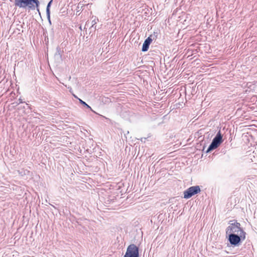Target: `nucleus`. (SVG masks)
<instances>
[{
	"instance_id": "f257e3e1",
	"label": "nucleus",
	"mask_w": 257,
	"mask_h": 257,
	"mask_svg": "<svg viewBox=\"0 0 257 257\" xmlns=\"http://www.w3.org/2000/svg\"><path fill=\"white\" fill-rule=\"evenodd\" d=\"M226 239L232 247H238L245 240L246 232L236 220L230 221L225 229Z\"/></svg>"
},
{
	"instance_id": "f3484780",
	"label": "nucleus",
	"mask_w": 257,
	"mask_h": 257,
	"mask_svg": "<svg viewBox=\"0 0 257 257\" xmlns=\"http://www.w3.org/2000/svg\"><path fill=\"white\" fill-rule=\"evenodd\" d=\"M122 1H127V0H122Z\"/></svg>"
},
{
	"instance_id": "39448f33",
	"label": "nucleus",
	"mask_w": 257,
	"mask_h": 257,
	"mask_svg": "<svg viewBox=\"0 0 257 257\" xmlns=\"http://www.w3.org/2000/svg\"><path fill=\"white\" fill-rule=\"evenodd\" d=\"M200 192L199 186H193L188 188L184 191V198L188 199L193 195L198 194Z\"/></svg>"
},
{
	"instance_id": "6e6552de",
	"label": "nucleus",
	"mask_w": 257,
	"mask_h": 257,
	"mask_svg": "<svg viewBox=\"0 0 257 257\" xmlns=\"http://www.w3.org/2000/svg\"><path fill=\"white\" fill-rule=\"evenodd\" d=\"M78 100H79V102L80 104H81L82 105L94 112V111L91 109V107L89 106V105H88L86 102H85V101L81 100V99H78Z\"/></svg>"
},
{
	"instance_id": "0eeeda50",
	"label": "nucleus",
	"mask_w": 257,
	"mask_h": 257,
	"mask_svg": "<svg viewBox=\"0 0 257 257\" xmlns=\"http://www.w3.org/2000/svg\"><path fill=\"white\" fill-rule=\"evenodd\" d=\"M98 21V19L96 18L95 17L94 18V19L92 20V22H91V26H90V29L93 30L94 31H95L96 30V26L95 24H97V22Z\"/></svg>"
},
{
	"instance_id": "423d86ee",
	"label": "nucleus",
	"mask_w": 257,
	"mask_h": 257,
	"mask_svg": "<svg viewBox=\"0 0 257 257\" xmlns=\"http://www.w3.org/2000/svg\"><path fill=\"white\" fill-rule=\"evenodd\" d=\"M152 42V39L151 38V36L148 37L145 40L144 42H143V47H142V52H146L148 51V49L149 48V46Z\"/></svg>"
},
{
	"instance_id": "9b49d317",
	"label": "nucleus",
	"mask_w": 257,
	"mask_h": 257,
	"mask_svg": "<svg viewBox=\"0 0 257 257\" xmlns=\"http://www.w3.org/2000/svg\"><path fill=\"white\" fill-rule=\"evenodd\" d=\"M46 17H47L48 21H49V25H51V14L49 16L46 15Z\"/></svg>"
},
{
	"instance_id": "7ed1b4c3",
	"label": "nucleus",
	"mask_w": 257,
	"mask_h": 257,
	"mask_svg": "<svg viewBox=\"0 0 257 257\" xmlns=\"http://www.w3.org/2000/svg\"><path fill=\"white\" fill-rule=\"evenodd\" d=\"M223 142V139H222V135L220 133V131L217 132L216 136L214 137L213 141H212L211 144L209 146L206 153H209L210 152L217 149L220 144Z\"/></svg>"
},
{
	"instance_id": "2eb2a0df",
	"label": "nucleus",
	"mask_w": 257,
	"mask_h": 257,
	"mask_svg": "<svg viewBox=\"0 0 257 257\" xmlns=\"http://www.w3.org/2000/svg\"><path fill=\"white\" fill-rule=\"evenodd\" d=\"M79 29H80V31H82V27L81 26H80Z\"/></svg>"
},
{
	"instance_id": "ddd939ff",
	"label": "nucleus",
	"mask_w": 257,
	"mask_h": 257,
	"mask_svg": "<svg viewBox=\"0 0 257 257\" xmlns=\"http://www.w3.org/2000/svg\"><path fill=\"white\" fill-rule=\"evenodd\" d=\"M88 22H87L86 23V25H85V27H88Z\"/></svg>"
},
{
	"instance_id": "20e7f679",
	"label": "nucleus",
	"mask_w": 257,
	"mask_h": 257,
	"mask_svg": "<svg viewBox=\"0 0 257 257\" xmlns=\"http://www.w3.org/2000/svg\"><path fill=\"white\" fill-rule=\"evenodd\" d=\"M123 257H139V247L135 244L129 245Z\"/></svg>"
},
{
	"instance_id": "f03ea898",
	"label": "nucleus",
	"mask_w": 257,
	"mask_h": 257,
	"mask_svg": "<svg viewBox=\"0 0 257 257\" xmlns=\"http://www.w3.org/2000/svg\"><path fill=\"white\" fill-rule=\"evenodd\" d=\"M14 5L15 7L22 9H28V10H34L37 9L39 14V2L38 0H14Z\"/></svg>"
},
{
	"instance_id": "4468645a",
	"label": "nucleus",
	"mask_w": 257,
	"mask_h": 257,
	"mask_svg": "<svg viewBox=\"0 0 257 257\" xmlns=\"http://www.w3.org/2000/svg\"><path fill=\"white\" fill-rule=\"evenodd\" d=\"M73 96H74V97H75V98H77V99H80V98H78V97H77V96H76V95H73Z\"/></svg>"
},
{
	"instance_id": "f8f14e48",
	"label": "nucleus",
	"mask_w": 257,
	"mask_h": 257,
	"mask_svg": "<svg viewBox=\"0 0 257 257\" xmlns=\"http://www.w3.org/2000/svg\"><path fill=\"white\" fill-rule=\"evenodd\" d=\"M22 103H23L22 99L21 98L19 99L18 104H20Z\"/></svg>"
},
{
	"instance_id": "9d476101",
	"label": "nucleus",
	"mask_w": 257,
	"mask_h": 257,
	"mask_svg": "<svg viewBox=\"0 0 257 257\" xmlns=\"http://www.w3.org/2000/svg\"><path fill=\"white\" fill-rule=\"evenodd\" d=\"M58 55L61 56V50L59 46H57V48H56V54L55 56Z\"/></svg>"
},
{
	"instance_id": "dca6fc26",
	"label": "nucleus",
	"mask_w": 257,
	"mask_h": 257,
	"mask_svg": "<svg viewBox=\"0 0 257 257\" xmlns=\"http://www.w3.org/2000/svg\"><path fill=\"white\" fill-rule=\"evenodd\" d=\"M51 206H52V207H54V208H55L54 206H53V205H51Z\"/></svg>"
},
{
	"instance_id": "1a4fd4ad",
	"label": "nucleus",
	"mask_w": 257,
	"mask_h": 257,
	"mask_svg": "<svg viewBox=\"0 0 257 257\" xmlns=\"http://www.w3.org/2000/svg\"><path fill=\"white\" fill-rule=\"evenodd\" d=\"M53 2V0H51L49 1V3L47 4V7H46V15L49 16V15L51 14V11H50V8H51V4Z\"/></svg>"
}]
</instances>
